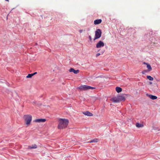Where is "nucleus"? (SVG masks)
<instances>
[{
  "instance_id": "obj_1",
  "label": "nucleus",
  "mask_w": 160,
  "mask_h": 160,
  "mask_svg": "<svg viewBox=\"0 0 160 160\" xmlns=\"http://www.w3.org/2000/svg\"><path fill=\"white\" fill-rule=\"evenodd\" d=\"M59 123L58 126L59 129H62L66 128L68 125L69 121L67 119L60 118L59 120Z\"/></svg>"
},
{
  "instance_id": "obj_2",
  "label": "nucleus",
  "mask_w": 160,
  "mask_h": 160,
  "mask_svg": "<svg viewBox=\"0 0 160 160\" xmlns=\"http://www.w3.org/2000/svg\"><path fill=\"white\" fill-rule=\"evenodd\" d=\"M23 118L25 124L27 126L29 125L32 120V116L30 114H27L23 116Z\"/></svg>"
},
{
  "instance_id": "obj_3",
  "label": "nucleus",
  "mask_w": 160,
  "mask_h": 160,
  "mask_svg": "<svg viewBox=\"0 0 160 160\" xmlns=\"http://www.w3.org/2000/svg\"><path fill=\"white\" fill-rule=\"evenodd\" d=\"M78 89L82 91H85L88 89H93L95 88L89 86L83 85H81L78 88Z\"/></svg>"
},
{
  "instance_id": "obj_4",
  "label": "nucleus",
  "mask_w": 160,
  "mask_h": 160,
  "mask_svg": "<svg viewBox=\"0 0 160 160\" xmlns=\"http://www.w3.org/2000/svg\"><path fill=\"white\" fill-rule=\"evenodd\" d=\"M101 34L102 32L100 29H97L95 32V36L94 40H95L96 39L99 38L101 36Z\"/></svg>"
},
{
  "instance_id": "obj_5",
  "label": "nucleus",
  "mask_w": 160,
  "mask_h": 160,
  "mask_svg": "<svg viewBox=\"0 0 160 160\" xmlns=\"http://www.w3.org/2000/svg\"><path fill=\"white\" fill-rule=\"evenodd\" d=\"M104 44L103 42L100 41L96 44V48H97L103 47L104 46Z\"/></svg>"
},
{
  "instance_id": "obj_6",
  "label": "nucleus",
  "mask_w": 160,
  "mask_h": 160,
  "mask_svg": "<svg viewBox=\"0 0 160 160\" xmlns=\"http://www.w3.org/2000/svg\"><path fill=\"white\" fill-rule=\"evenodd\" d=\"M111 100L113 102L118 103L119 102L118 96L116 97L112 98Z\"/></svg>"
},
{
  "instance_id": "obj_7",
  "label": "nucleus",
  "mask_w": 160,
  "mask_h": 160,
  "mask_svg": "<svg viewBox=\"0 0 160 160\" xmlns=\"http://www.w3.org/2000/svg\"><path fill=\"white\" fill-rule=\"evenodd\" d=\"M119 102L121 101H125V97L124 95H119L118 96Z\"/></svg>"
},
{
  "instance_id": "obj_8",
  "label": "nucleus",
  "mask_w": 160,
  "mask_h": 160,
  "mask_svg": "<svg viewBox=\"0 0 160 160\" xmlns=\"http://www.w3.org/2000/svg\"><path fill=\"white\" fill-rule=\"evenodd\" d=\"M46 121L45 119H36L34 120V122H44Z\"/></svg>"
},
{
  "instance_id": "obj_9",
  "label": "nucleus",
  "mask_w": 160,
  "mask_h": 160,
  "mask_svg": "<svg viewBox=\"0 0 160 160\" xmlns=\"http://www.w3.org/2000/svg\"><path fill=\"white\" fill-rule=\"evenodd\" d=\"M69 71L70 72H73L75 74H77L79 73V71L78 70H75L73 68H71L69 70Z\"/></svg>"
},
{
  "instance_id": "obj_10",
  "label": "nucleus",
  "mask_w": 160,
  "mask_h": 160,
  "mask_svg": "<svg viewBox=\"0 0 160 160\" xmlns=\"http://www.w3.org/2000/svg\"><path fill=\"white\" fill-rule=\"evenodd\" d=\"M83 113L84 115L88 116H92L93 115V114L92 113H90L88 111L83 112Z\"/></svg>"
},
{
  "instance_id": "obj_11",
  "label": "nucleus",
  "mask_w": 160,
  "mask_h": 160,
  "mask_svg": "<svg viewBox=\"0 0 160 160\" xmlns=\"http://www.w3.org/2000/svg\"><path fill=\"white\" fill-rule=\"evenodd\" d=\"M102 22L101 19H97L94 21V24L95 25L98 24Z\"/></svg>"
},
{
  "instance_id": "obj_12",
  "label": "nucleus",
  "mask_w": 160,
  "mask_h": 160,
  "mask_svg": "<svg viewBox=\"0 0 160 160\" xmlns=\"http://www.w3.org/2000/svg\"><path fill=\"white\" fill-rule=\"evenodd\" d=\"M143 63L147 65V67L148 69V71H150L152 70V68L150 64L146 62H144Z\"/></svg>"
},
{
  "instance_id": "obj_13",
  "label": "nucleus",
  "mask_w": 160,
  "mask_h": 160,
  "mask_svg": "<svg viewBox=\"0 0 160 160\" xmlns=\"http://www.w3.org/2000/svg\"><path fill=\"white\" fill-rule=\"evenodd\" d=\"M37 148V146L35 144L32 145L31 146H28V148L29 149L36 148Z\"/></svg>"
},
{
  "instance_id": "obj_14",
  "label": "nucleus",
  "mask_w": 160,
  "mask_h": 160,
  "mask_svg": "<svg viewBox=\"0 0 160 160\" xmlns=\"http://www.w3.org/2000/svg\"><path fill=\"white\" fill-rule=\"evenodd\" d=\"M115 90L116 92L118 93L121 92L122 90V88L119 87H116Z\"/></svg>"
},
{
  "instance_id": "obj_15",
  "label": "nucleus",
  "mask_w": 160,
  "mask_h": 160,
  "mask_svg": "<svg viewBox=\"0 0 160 160\" xmlns=\"http://www.w3.org/2000/svg\"><path fill=\"white\" fill-rule=\"evenodd\" d=\"M98 141V140L97 138H95L92 140L88 142V143L97 142Z\"/></svg>"
},
{
  "instance_id": "obj_16",
  "label": "nucleus",
  "mask_w": 160,
  "mask_h": 160,
  "mask_svg": "<svg viewBox=\"0 0 160 160\" xmlns=\"http://www.w3.org/2000/svg\"><path fill=\"white\" fill-rule=\"evenodd\" d=\"M149 97L152 100H155L157 99V96L152 95H149Z\"/></svg>"
},
{
  "instance_id": "obj_17",
  "label": "nucleus",
  "mask_w": 160,
  "mask_h": 160,
  "mask_svg": "<svg viewBox=\"0 0 160 160\" xmlns=\"http://www.w3.org/2000/svg\"><path fill=\"white\" fill-rule=\"evenodd\" d=\"M136 126L138 128H140L143 127V125L141 124L137 123L136 124Z\"/></svg>"
},
{
  "instance_id": "obj_18",
  "label": "nucleus",
  "mask_w": 160,
  "mask_h": 160,
  "mask_svg": "<svg viewBox=\"0 0 160 160\" xmlns=\"http://www.w3.org/2000/svg\"><path fill=\"white\" fill-rule=\"evenodd\" d=\"M147 78L150 81H152L153 79V78H152L150 76H147Z\"/></svg>"
},
{
  "instance_id": "obj_19",
  "label": "nucleus",
  "mask_w": 160,
  "mask_h": 160,
  "mask_svg": "<svg viewBox=\"0 0 160 160\" xmlns=\"http://www.w3.org/2000/svg\"><path fill=\"white\" fill-rule=\"evenodd\" d=\"M33 76V74H29L28 76H27V78H31L32 76Z\"/></svg>"
},
{
  "instance_id": "obj_20",
  "label": "nucleus",
  "mask_w": 160,
  "mask_h": 160,
  "mask_svg": "<svg viewBox=\"0 0 160 160\" xmlns=\"http://www.w3.org/2000/svg\"><path fill=\"white\" fill-rule=\"evenodd\" d=\"M100 55V53H97V54L96 55V57H98Z\"/></svg>"
},
{
  "instance_id": "obj_21",
  "label": "nucleus",
  "mask_w": 160,
  "mask_h": 160,
  "mask_svg": "<svg viewBox=\"0 0 160 160\" xmlns=\"http://www.w3.org/2000/svg\"><path fill=\"white\" fill-rule=\"evenodd\" d=\"M89 38L90 40L91 41L92 40V38L90 36H89Z\"/></svg>"
},
{
  "instance_id": "obj_22",
  "label": "nucleus",
  "mask_w": 160,
  "mask_h": 160,
  "mask_svg": "<svg viewBox=\"0 0 160 160\" xmlns=\"http://www.w3.org/2000/svg\"><path fill=\"white\" fill-rule=\"evenodd\" d=\"M82 31H83L82 30H79V32L80 33H81L82 32Z\"/></svg>"
},
{
  "instance_id": "obj_23",
  "label": "nucleus",
  "mask_w": 160,
  "mask_h": 160,
  "mask_svg": "<svg viewBox=\"0 0 160 160\" xmlns=\"http://www.w3.org/2000/svg\"><path fill=\"white\" fill-rule=\"evenodd\" d=\"M37 73V72H35L34 73H32V74H33V76L34 75H35V74H36Z\"/></svg>"
},
{
  "instance_id": "obj_24",
  "label": "nucleus",
  "mask_w": 160,
  "mask_h": 160,
  "mask_svg": "<svg viewBox=\"0 0 160 160\" xmlns=\"http://www.w3.org/2000/svg\"><path fill=\"white\" fill-rule=\"evenodd\" d=\"M6 1L9 2V0H5Z\"/></svg>"
},
{
  "instance_id": "obj_25",
  "label": "nucleus",
  "mask_w": 160,
  "mask_h": 160,
  "mask_svg": "<svg viewBox=\"0 0 160 160\" xmlns=\"http://www.w3.org/2000/svg\"><path fill=\"white\" fill-rule=\"evenodd\" d=\"M152 82H150V84H152Z\"/></svg>"
}]
</instances>
